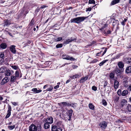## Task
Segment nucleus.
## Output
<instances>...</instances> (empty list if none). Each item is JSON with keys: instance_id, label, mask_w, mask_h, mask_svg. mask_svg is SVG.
Masks as SVG:
<instances>
[{"instance_id": "18", "label": "nucleus", "mask_w": 131, "mask_h": 131, "mask_svg": "<svg viewBox=\"0 0 131 131\" xmlns=\"http://www.w3.org/2000/svg\"><path fill=\"white\" fill-rule=\"evenodd\" d=\"M119 2V0H113L110 4V5L112 6L116 4Z\"/></svg>"}, {"instance_id": "3", "label": "nucleus", "mask_w": 131, "mask_h": 131, "mask_svg": "<svg viewBox=\"0 0 131 131\" xmlns=\"http://www.w3.org/2000/svg\"><path fill=\"white\" fill-rule=\"evenodd\" d=\"M107 125V122L105 121H103L101 122L99 125L101 129L103 130L105 129L106 128Z\"/></svg>"}, {"instance_id": "20", "label": "nucleus", "mask_w": 131, "mask_h": 131, "mask_svg": "<svg viewBox=\"0 0 131 131\" xmlns=\"http://www.w3.org/2000/svg\"><path fill=\"white\" fill-rule=\"evenodd\" d=\"M126 72L127 73L131 72V66H129L127 68L126 70Z\"/></svg>"}, {"instance_id": "46", "label": "nucleus", "mask_w": 131, "mask_h": 131, "mask_svg": "<svg viewBox=\"0 0 131 131\" xmlns=\"http://www.w3.org/2000/svg\"><path fill=\"white\" fill-rule=\"evenodd\" d=\"M53 89V87L51 86H50V87L49 88H48V89L47 90L51 91Z\"/></svg>"}, {"instance_id": "9", "label": "nucleus", "mask_w": 131, "mask_h": 131, "mask_svg": "<svg viewBox=\"0 0 131 131\" xmlns=\"http://www.w3.org/2000/svg\"><path fill=\"white\" fill-rule=\"evenodd\" d=\"M9 81V80L8 79V77H5L2 80V82H1V84L2 85H3L8 82Z\"/></svg>"}, {"instance_id": "53", "label": "nucleus", "mask_w": 131, "mask_h": 131, "mask_svg": "<svg viewBox=\"0 0 131 131\" xmlns=\"http://www.w3.org/2000/svg\"><path fill=\"white\" fill-rule=\"evenodd\" d=\"M128 90L131 91V84L129 85L128 88Z\"/></svg>"}, {"instance_id": "38", "label": "nucleus", "mask_w": 131, "mask_h": 131, "mask_svg": "<svg viewBox=\"0 0 131 131\" xmlns=\"http://www.w3.org/2000/svg\"><path fill=\"white\" fill-rule=\"evenodd\" d=\"M19 74L18 71H16L15 74V76L17 78H18L19 77Z\"/></svg>"}, {"instance_id": "6", "label": "nucleus", "mask_w": 131, "mask_h": 131, "mask_svg": "<svg viewBox=\"0 0 131 131\" xmlns=\"http://www.w3.org/2000/svg\"><path fill=\"white\" fill-rule=\"evenodd\" d=\"M44 121H45V122L49 124H51L53 123V118L51 117H48L46 119L44 118Z\"/></svg>"}, {"instance_id": "39", "label": "nucleus", "mask_w": 131, "mask_h": 131, "mask_svg": "<svg viewBox=\"0 0 131 131\" xmlns=\"http://www.w3.org/2000/svg\"><path fill=\"white\" fill-rule=\"evenodd\" d=\"M34 24V20L32 19L30 23V26H32Z\"/></svg>"}, {"instance_id": "24", "label": "nucleus", "mask_w": 131, "mask_h": 131, "mask_svg": "<svg viewBox=\"0 0 131 131\" xmlns=\"http://www.w3.org/2000/svg\"><path fill=\"white\" fill-rule=\"evenodd\" d=\"M50 127L49 124L46 122L44 124V128L45 129H47L49 128Z\"/></svg>"}, {"instance_id": "58", "label": "nucleus", "mask_w": 131, "mask_h": 131, "mask_svg": "<svg viewBox=\"0 0 131 131\" xmlns=\"http://www.w3.org/2000/svg\"><path fill=\"white\" fill-rule=\"evenodd\" d=\"M6 32H8V34L10 36H12V34H11L9 32H8V31H6Z\"/></svg>"}, {"instance_id": "49", "label": "nucleus", "mask_w": 131, "mask_h": 131, "mask_svg": "<svg viewBox=\"0 0 131 131\" xmlns=\"http://www.w3.org/2000/svg\"><path fill=\"white\" fill-rule=\"evenodd\" d=\"M96 42L95 41H93L89 45L90 46H92L93 44L95 43Z\"/></svg>"}, {"instance_id": "35", "label": "nucleus", "mask_w": 131, "mask_h": 131, "mask_svg": "<svg viewBox=\"0 0 131 131\" xmlns=\"http://www.w3.org/2000/svg\"><path fill=\"white\" fill-rule=\"evenodd\" d=\"M80 77V76L79 75L77 74H75V75H73V76L72 77V78L76 79L77 78H79Z\"/></svg>"}, {"instance_id": "45", "label": "nucleus", "mask_w": 131, "mask_h": 131, "mask_svg": "<svg viewBox=\"0 0 131 131\" xmlns=\"http://www.w3.org/2000/svg\"><path fill=\"white\" fill-rule=\"evenodd\" d=\"M102 103L105 106L107 104L106 101L105 100H102Z\"/></svg>"}, {"instance_id": "16", "label": "nucleus", "mask_w": 131, "mask_h": 131, "mask_svg": "<svg viewBox=\"0 0 131 131\" xmlns=\"http://www.w3.org/2000/svg\"><path fill=\"white\" fill-rule=\"evenodd\" d=\"M127 110L129 112H131V105L128 104L126 108V109L124 110V111Z\"/></svg>"}, {"instance_id": "51", "label": "nucleus", "mask_w": 131, "mask_h": 131, "mask_svg": "<svg viewBox=\"0 0 131 131\" xmlns=\"http://www.w3.org/2000/svg\"><path fill=\"white\" fill-rule=\"evenodd\" d=\"M98 61V60L96 59H94L92 62V63H95Z\"/></svg>"}, {"instance_id": "63", "label": "nucleus", "mask_w": 131, "mask_h": 131, "mask_svg": "<svg viewBox=\"0 0 131 131\" xmlns=\"http://www.w3.org/2000/svg\"><path fill=\"white\" fill-rule=\"evenodd\" d=\"M70 80H68L66 81V83L67 84V83H69V82H70Z\"/></svg>"}, {"instance_id": "7", "label": "nucleus", "mask_w": 131, "mask_h": 131, "mask_svg": "<svg viewBox=\"0 0 131 131\" xmlns=\"http://www.w3.org/2000/svg\"><path fill=\"white\" fill-rule=\"evenodd\" d=\"M37 129L36 126L34 124H32L29 127V131H37Z\"/></svg>"}, {"instance_id": "57", "label": "nucleus", "mask_w": 131, "mask_h": 131, "mask_svg": "<svg viewBox=\"0 0 131 131\" xmlns=\"http://www.w3.org/2000/svg\"><path fill=\"white\" fill-rule=\"evenodd\" d=\"M106 49L104 50V51L103 53V54H102V56H103L105 54V53L106 52Z\"/></svg>"}, {"instance_id": "2", "label": "nucleus", "mask_w": 131, "mask_h": 131, "mask_svg": "<svg viewBox=\"0 0 131 131\" xmlns=\"http://www.w3.org/2000/svg\"><path fill=\"white\" fill-rule=\"evenodd\" d=\"M57 125L58 126H59L60 128L56 126H53L52 127V131H62V129L61 128L62 125L61 124V123L59 122L57 123Z\"/></svg>"}, {"instance_id": "12", "label": "nucleus", "mask_w": 131, "mask_h": 131, "mask_svg": "<svg viewBox=\"0 0 131 131\" xmlns=\"http://www.w3.org/2000/svg\"><path fill=\"white\" fill-rule=\"evenodd\" d=\"M114 88L115 89H117L119 86V82L116 80H115L114 82Z\"/></svg>"}, {"instance_id": "43", "label": "nucleus", "mask_w": 131, "mask_h": 131, "mask_svg": "<svg viewBox=\"0 0 131 131\" xmlns=\"http://www.w3.org/2000/svg\"><path fill=\"white\" fill-rule=\"evenodd\" d=\"M11 109L12 108L10 106V105H8L7 112L11 113Z\"/></svg>"}, {"instance_id": "54", "label": "nucleus", "mask_w": 131, "mask_h": 131, "mask_svg": "<svg viewBox=\"0 0 131 131\" xmlns=\"http://www.w3.org/2000/svg\"><path fill=\"white\" fill-rule=\"evenodd\" d=\"M13 104V105H14V106H16L17 105V103H16L15 102H11Z\"/></svg>"}, {"instance_id": "28", "label": "nucleus", "mask_w": 131, "mask_h": 131, "mask_svg": "<svg viewBox=\"0 0 131 131\" xmlns=\"http://www.w3.org/2000/svg\"><path fill=\"white\" fill-rule=\"evenodd\" d=\"M60 104H62L63 106H69V103L66 102H62L60 103Z\"/></svg>"}, {"instance_id": "50", "label": "nucleus", "mask_w": 131, "mask_h": 131, "mask_svg": "<svg viewBox=\"0 0 131 131\" xmlns=\"http://www.w3.org/2000/svg\"><path fill=\"white\" fill-rule=\"evenodd\" d=\"M72 67L73 69H75L78 67V66L75 65H73L72 66Z\"/></svg>"}, {"instance_id": "13", "label": "nucleus", "mask_w": 131, "mask_h": 131, "mask_svg": "<svg viewBox=\"0 0 131 131\" xmlns=\"http://www.w3.org/2000/svg\"><path fill=\"white\" fill-rule=\"evenodd\" d=\"M88 75L84 77L81 78L80 81V82L81 83H84L88 78Z\"/></svg>"}, {"instance_id": "4", "label": "nucleus", "mask_w": 131, "mask_h": 131, "mask_svg": "<svg viewBox=\"0 0 131 131\" xmlns=\"http://www.w3.org/2000/svg\"><path fill=\"white\" fill-rule=\"evenodd\" d=\"M127 102L125 100H122L121 102V106L123 109L125 110L126 106L127 105Z\"/></svg>"}, {"instance_id": "5", "label": "nucleus", "mask_w": 131, "mask_h": 131, "mask_svg": "<svg viewBox=\"0 0 131 131\" xmlns=\"http://www.w3.org/2000/svg\"><path fill=\"white\" fill-rule=\"evenodd\" d=\"M14 73V72L13 70H10L9 69H6L5 71L4 74L5 76H9Z\"/></svg>"}, {"instance_id": "32", "label": "nucleus", "mask_w": 131, "mask_h": 131, "mask_svg": "<svg viewBox=\"0 0 131 131\" xmlns=\"http://www.w3.org/2000/svg\"><path fill=\"white\" fill-rule=\"evenodd\" d=\"M15 127V125H11L8 126V128L10 130H12L14 129Z\"/></svg>"}, {"instance_id": "42", "label": "nucleus", "mask_w": 131, "mask_h": 131, "mask_svg": "<svg viewBox=\"0 0 131 131\" xmlns=\"http://www.w3.org/2000/svg\"><path fill=\"white\" fill-rule=\"evenodd\" d=\"M127 19L126 18H125L124 20L121 22V24L123 25H124L125 24V22L127 20Z\"/></svg>"}, {"instance_id": "64", "label": "nucleus", "mask_w": 131, "mask_h": 131, "mask_svg": "<svg viewBox=\"0 0 131 131\" xmlns=\"http://www.w3.org/2000/svg\"><path fill=\"white\" fill-rule=\"evenodd\" d=\"M48 85H44L43 86V89H45L46 88V87H47Z\"/></svg>"}, {"instance_id": "36", "label": "nucleus", "mask_w": 131, "mask_h": 131, "mask_svg": "<svg viewBox=\"0 0 131 131\" xmlns=\"http://www.w3.org/2000/svg\"><path fill=\"white\" fill-rule=\"evenodd\" d=\"M89 4H95V1L94 0H89Z\"/></svg>"}, {"instance_id": "1", "label": "nucleus", "mask_w": 131, "mask_h": 131, "mask_svg": "<svg viewBox=\"0 0 131 131\" xmlns=\"http://www.w3.org/2000/svg\"><path fill=\"white\" fill-rule=\"evenodd\" d=\"M87 17H84L75 18L71 19V23H74L79 24L83 21Z\"/></svg>"}, {"instance_id": "44", "label": "nucleus", "mask_w": 131, "mask_h": 131, "mask_svg": "<svg viewBox=\"0 0 131 131\" xmlns=\"http://www.w3.org/2000/svg\"><path fill=\"white\" fill-rule=\"evenodd\" d=\"M11 115V113L7 112V113L5 117V118L7 119L9 118Z\"/></svg>"}, {"instance_id": "14", "label": "nucleus", "mask_w": 131, "mask_h": 131, "mask_svg": "<svg viewBox=\"0 0 131 131\" xmlns=\"http://www.w3.org/2000/svg\"><path fill=\"white\" fill-rule=\"evenodd\" d=\"M73 113V110H70L68 111V115L69 116V118L68 120L70 121L71 117Z\"/></svg>"}, {"instance_id": "15", "label": "nucleus", "mask_w": 131, "mask_h": 131, "mask_svg": "<svg viewBox=\"0 0 131 131\" xmlns=\"http://www.w3.org/2000/svg\"><path fill=\"white\" fill-rule=\"evenodd\" d=\"M124 61L126 63L131 64V58H124Z\"/></svg>"}, {"instance_id": "30", "label": "nucleus", "mask_w": 131, "mask_h": 131, "mask_svg": "<svg viewBox=\"0 0 131 131\" xmlns=\"http://www.w3.org/2000/svg\"><path fill=\"white\" fill-rule=\"evenodd\" d=\"M89 107L90 109L93 110L94 109V106L92 104V103H90L89 104Z\"/></svg>"}, {"instance_id": "56", "label": "nucleus", "mask_w": 131, "mask_h": 131, "mask_svg": "<svg viewBox=\"0 0 131 131\" xmlns=\"http://www.w3.org/2000/svg\"><path fill=\"white\" fill-rule=\"evenodd\" d=\"M101 52L102 51H101L100 52L97 53L96 55L97 56H99V54H101Z\"/></svg>"}, {"instance_id": "11", "label": "nucleus", "mask_w": 131, "mask_h": 131, "mask_svg": "<svg viewBox=\"0 0 131 131\" xmlns=\"http://www.w3.org/2000/svg\"><path fill=\"white\" fill-rule=\"evenodd\" d=\"M15 46L14 45H12L10 46V51L13 53H15L16 52V50L15 49Z\"/></svg>"}, {"instance_id": "60", "label": "nucleus", "mask_w": 131, "mask_h": 131, "mask_svg": "<svg viewBox=\"0 0 131 131\" xmlns=\"http://www.w3.org/2000/svg\"><path fill=\"white\" fill-rule=\"evenodd\" d=\"M46 6L45 5H42V6L41 7V8H45Z\"/></svg>"}, {"instance_id": "23", "label": "nucleus", "mask_w": 131, "mask_h": 131, "mask_svg": "<svg viewBox=\"0 0 131 131\" xmlns=\"http://www.w3.org/2000/svg\"><path fill=\"white\" fill-rule=\"evenodd\" d=\"M128 92L127 90H124L122 92V96H125L128 94Z\"/></svg>"}, {"instance_id": "31", "label": "nucleus", "mask_w": 131, "mask_h": 131, "mask_svg": "<svg viewBox=\"0 0 131 131\" xmlns=\"http://www.w3.org/2000/svg\"><path fill=\"white\" fill-rule=\"evenodd\" d=\"M115 72L116 74L118 75H119L121 73V71L120 70L118 69H116Z\"/></svg>"}, {"instance_id": "40", "label": "nucleus", "mask_w": 131, "mask_h": 131, "mask_svg": "<svg viewBox=\"0 0 131 131\" xmlns=\"http://www.w3.org/2000/svg\"><path fill=\"white\" fill-rule=\"evenodd\" d=\"M62 47V45L61 43L57 45L56 46V47L57 48H61Z\"/></svg>"}, {"instance_id": "62", "label": "nucleus", "mask_w": 131, "mask_h": 131, "mask_svg": "<svg viewBox=\"0 0 131 131\" xmlns=\"http://www.w3.org/2000/svg\"><path fill=\"white\" fill-rule=\"evenodd\" d=\"M10 24H9L8 22H6L5 23V25H6V26L9 25Z\"/></svg>"}, {"instance_id": "34", "label": "nucleus", "mask_w": 131, "mask_h": 131, "mask_svg": "<svg viewBox=\"0 0 131 131\" xmlns=\"http://www.w3.org/2000/svg\"><path fill=\"white\" fill-rule=\"evenodd\" d=\"M62 39V38L61 37H58L56 39H54L55 41L56 42L59 41L61 40Z\"/></svg>"}, {"instance_id": "59", "label": "nucleus", "mask_w": 131, "mask_h": 131, "mask_svg": "<svg viewBox=\"0 0 131 131\" xmlns=\"http://www.w3.org/2000/svg\"><path fill=\"white\" fill-rule=\"evenodd\" d=\"M111 31L110 30H108L107 31V34H110L111 33Z\"/></svg>"}, {"instance_id": "27", "label": "nucleus", "mask_w": 131, "mask_h": 131, "mask_svg": "<svg viewBox=\"0 0 131 131\" xmlns=\"http://www.w3.org/2000/svg\"><path fill=\"white\" fill-rule=\"evenodd\" d=\"M0 58L4 60L5 58V55L4 53L3 52H0Z\"/></svg>"}, {"instance_id": "26", "label": "nucleus", "mask_w": 131, "mask_h": 131, "mask_svg": "<svg viewBox=\"0 0 131 131\" xmlns=\"http://www.w3.org/2000/svg\"><path fill=\"white\" fill-rule=\"evenodd\" d=\"M119 97L117 96H115L113 98V100L115 102H117L119 99Z\"/></svg>"}, {"instance_id": "8", "label": "nucleus", "mask_w": 131, "mask_h": 131, "mask_svg": "<svg viewBox=\"0 0 131 131\" xmlns=\"http://www.w3.org/2000/svg\"><path fill=\"white\" fill-rule=\"evenodd\" d=\"M62 58L63 59H66L68 60H74L75 59L72 57H70L68 56L63 55Z\"/></svg>"}, {"instance_id": "37", "label": "nucleus", "mask_w": 131, "mask_h": 131, "mask_svg": "<svg viewBox=\"0 0 131 131\" xmlns=\"http://www.w3.org/2000/svg\"><path fill=\"white\" fill-rule=\"evenodd\" d=\"M114 74L112 72L110 74V77L111 79H113L114 77Z\"/></svg>"}, {"instance_id": "17", "label": "nucleus", "mask_w": 131, "mask_h": 131, "mask_svg": "<svg viewBox=\"0 0 131 131\" xmlns=\"http://www.w3.org/2000/svg\"><path fill=\"white\" fill-rule=\"evenodd\" d=\"M17 78L15 76H12L10 77V81L12 82H14L15 81Z\"/></svg>"}, {"instance_id": "48", "label": "nucleus", "mask_w": 131, "mask_h": 131, "mask_svg": "<svg viewBox=\"0 0 131 131\" xmlns=\"http://www.w3.org/2000/svg\"><path fill=\"white\" fill-rule=\"evenodd\" d=\"M92 90L96 91L97 90V88L96 87L93 86L92 87Z\"/></svg>"}, {"instance_id": "41", "label": "nucleus", "mask_w": 131, "mask_h": 131, "mask_svg": "<svg viewBox=\"0 0 131 131\" xmlns=\"http://www.w3.org/2000/svg\"><path fill=\"white\" fill-rule=\"evenodd\" d=\"M117 93L118 95L120 96H121V95H122L121 90L120 89L118 91H117Z\"/></svg>"}, {"instance_id": "25", "label": "nucleus", "mask_w": 131, "mask_h": 131, "mask_svg": "<svg viewBox=\"0 0 131 131\" xmlns=\"http://www.w3.org/2000/svg\"><path fill=\"white\" fill-rule=\"evenodd\" d=\"M77 104L76 103H72L69 104V106H71L74 108H76L77 107Z\"/></svg>"}, {"instance_id": "47", "label": "nucleus", "mask_w": 131, "mask_h": 131, "mask_svg": "<svg viewBox=\"0 0 131 131\" xmlns=\"http://www.w3.org/2000/svg\"><path fill=\"white\" fill-rule=\"evenodd\" d=\"M11 67L15 70H17L18 68L17 67L15 66H12Z\"/></svg>"}, {"instance_id": "55", "label": "nucleus", "mask_w": 131, "mask_h": 131, "mask_svg": "<svg viewBox=\"0 0 131 131\" xmlns=\"http://www.w3.org/2000/svg\"><path fill=\"white\" fill-rule=\"evenodd\" d=\"M91 8H89L87 9L86 10V11H90L91 10Z\"/></svg>"}, {"instance_id": "29", "label": "nucleus", "mask_w": 131, "mask_h": 131, "mask_svg": "<svg viewBox=\"0 0 131 131\" xmlns=\"http://www.w3.org/2000/svg\"><path fill=\"white\" fill-rule=\"evenodd\" d=\"M118 66L120 68H122L124 67V64L123 62H119L118 63Z\"/></svg>"}, {"instance_id": "19", "label": "nucleus", "mask_w": 131, "mask_h": 131, "mask_svg": "<svg viewBox=\"0 0 131 131\" xmlns=\"http://www.w3.org/2000/svg\"><path fill=\"white\" fill-rule=\"evenodd\" d=\"M6 67L5 66H3L0 68V73H3L6 70Z\"/></svg>"}, {"instance_id": "52", "label": "nucleus", "mask_w": 131, "mask_h": 131, "mask_svg": "<svg viewBox=\"0 0 131 131\" xmlns=\"http://www.w3.org/2000/svg\"><path fill=\"white\" fill-rule=\"evenodd\" d=\"M107 82H105L104 84V88L107 85Z\"/></svg>"}, {"instance_id": "33", "label": "nucleus", "mask_w": 131, "mask_h": 131, "mask_svg": "<svg viewBox=\"0 0 131 131\" xmlns=\"http://www.w3.org/2000/svg\"><path fill=\"white\" fill-rule=\"evenodd\" d=\"M108 61V60H106L103 61H102V62H101L100 63V64H99L100 66H101L103 65L106 62Z\"/></svg>"}, {"instance_id": "10", "label": "nucleus", "mask_w": 131, "mask_h": 131, "mask_svg": "<svg viewBox=\"0 0 131 131\" xmlns=\"http://www.w3.org/2000/svg\"><path fill=\"white\" fill-rule=\"evenodd\" d=\"M75 40V39H72L71 38H70L67 39L66 41L64 42L63 43L64 44H67L69 43L70 42H71L72 41Z\"/></svg>"}, {"instance_id": "22", "label": "nucleus", "mask_w": 131, "mask_h": 131, "mask_svg": "<svg viewBox=\"0 0 131 131\" xmlns=\"http://www.w3.org/2000/svg\"><path fill=\"white\" fill-rule=\"evenodd\" d=\"M7 46L6 44L5 43H2L1 45V47L3 49H5L7 47Z\"/></svg>"}, {"instance_id": "61", "label": "nucleus", "mask_w": 131, "mask_h": 131, "mask_svg": "<svg viewBox=\"0 0 131 131\" xmlns=\"http://www.w3.org/2000/svg\"><path fill=\"white\" fill-rule=\"evenodd\" d=\"M59 85H57L56 86H55L54 87V89H57V88H59Z\"/></svg>"}, {"instance_id": "21", "label": "nucleus", "mask_w": 131, "mask_h": 131, "mask_svg": "<svg viewBox=\"0 0 131 131\" xmlns=\"http://www.w3.org/2000/svg\"><path fill=\"white\" fill-rule=\"evenodd\" d=\"M32 91L33 92H35L36 93H38L40 92L41 91V90H38L37 88H33L32 90Z\"/></svg>"}]
</instances>
